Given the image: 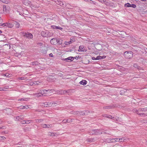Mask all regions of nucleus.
I'll return each mask as SVG.
<instances>
[{
  "mask_svg": "<svg viewBox=\"0 0 147 147\" xmlns=\"http://www.w3.org/2000/svg\"><path fill=\"white\" fill-rule=\"evenodd\" d=\"M102 129H94L90 130L89 133L92 135H100L102 133Z\"/></svg>",
  "mask_w": 147,
  "mask_h": 147,
  "instance_id": "nucleus-1",
  "label": "nucleus"
},
{
  "mask_svg": "<svg viewBox=\"0 0 147 147\" xmlns=\"http://www.w3.org/2000/svg\"><path fill=\"white\" fill-rule=\"evenodd\" d=\"M41 34L43 37H49L52 36L53 33L48 31H42L41 32Z\"/></svg>",
  "mask_w": 147,
  "mask_h": 147,
  "instance_id": "nucleus-2",
  "label": "nucleus"
},
{
  "mask_svg": "<svg viewBox=\"0 0 147 147\" xmlns=\"http://www.w3.org/2000/svg\"><path fill=\"white\" fill-rule=\"evenodd\" d=\"M21 34L23 36L28 39H32L33 37L32 34L28 32H22Z\"/></svg>",
  "mask_w": 147,
  "mask_h": 147,
  "instance_id": "nucleus-3",
  "label": "nucleus"
},
{
  "mask_svg": "<svg viewBox=\"0 0 147 147\" xmlns=\"http://www.w3.org/2000/svg\"><path fill=\"white\" fill-rule=\"evenodd\" d=\"M124 55L126 58L130 59L133 57V53L131 51H126L125 52Z\"/></svg>",
  "mask_w": 147,
  "mask_h": 147,
  "instance_id": "nucleus-4",
  "label": "nucleus"
},
{
  "mask_svg": "<svg viewBox=\"0 0 147 147\" xmlns=\"http://www.w3.org/2000/svg\"><path fill=\"white\" fill-rule=\"evenodd\" d=\"M57 103L55 102H45L44 103V105H44V106H45L46 107H51V106H54V105L55 104H57Z\"/></svg>",
  "mask_w": 147,
  "mask_h": 147,
  "instance_id": "nucleus-5",
  "label": "nucleus"
},
{
  "mask_svg": "<svg viewBox=\"0 0 147 147\" xmlns=\"http://www.w3.org/2000/svg\"><path fill=\"white\" fill-rule=\"evenodd\" d=\"M133 111L134 112L146 111H147V107L142 108H139L138 110L134 109L133 110Z\"/></svg>",
  "mask_w": 147,
  "mask_h": 147,
  "instance_id": "nucleus-6",
  "label": "nucleus"
},
{
  "mask_svg": "<svg viewBox=\"0 0 147 147\" xmlns=\"http://www.w3.org/2000/svg\"><path fill=\"white\" fill-rule=\"evenodd\" d=\"M3 27L6 26L7 27L11 28L13 27V25L11 23H5L2 24L1 25Z\"/></svg>",
  "mask_w": 147,
  "mask_h": 147,
  "instance_id": "nucleus-7",
  "label": "nucleus"
},
{
  "mask_svg": "<svg viewBox=\"0 0 147 147\" xmlns=\"http://www.w3.org/2000/svg\"><path fill=\"white\" fill-rule=\"evenodd\" d=\"M125 7H132L135 8L136 7V5L134 4H130L129 3H127L125 4Z\"/></svg>",
  "mask_w": 147,
  "mask_h": 147,
  "instance_id": "nucleus-8",
  "label": "nucleus"
},
{
  "mask_svg": "<svg viewBox=\"0 0 147 147\" xmlns=\"http://www.w3.org/2000/svg\"><path fill=\"white\" fill-rule=\"evenodd\" d=\"M89 112V111H80V115H87Z\"/></svg>",
  "mask_w": 147,
  "mask_h": 147,
  "instance_id": "nucleus-9",
  "label": "nucleus"
},
{
  "mask_svg": "<svg viewBox=\"0 0 147 147\" xmlns=\"http://www.w3.org/2000/svg\"><path fill=\"white\" fill-rule=\"evenodd\" d=\"M57 39L55 38H54L51 39L50 41L51 43L54 45H57Z\"/></svg>",
  "mask_w": 147,
  "mask_h": 147,
  "instance_id": "nucleus-10",
  "label": "nucleus"
},
{
  "mask_svg": "<svg viewBox=\"0 0 147 147\" xmlns=\"http://www.w3.org/2000/svg\"><path fill=\"white\" fill-rule=\"evenodd\" d=\"M24 116L23 115L18 116L15 117L16 119L15 120L16 121H20L24 119Z\"/></svg>",
  "mask_w": 147,
  "mask_h": 147,
  "instance_id": "nucleus-11",
  "label": "nucleus"
},
{
  "mask_svg": "<svg viewBox=\"0 0 147 147\" xmlns=\"http://www.w3.org/2000/svg\"><path fill=\"white\" fill-rule=\"evenodd\" d=\"M23 3L26 5L28 6L29 5H31V2L28 0H23Z\"/></svg>",
  "mask_w": 147,
  "mask_h": 147,
  "instance_id": "nucleus-12",
  "label": "nucleus"
},
{
  "mask_svg": "<svg viewBox=\"0 0 147 147\" xmlns=\"http://www.w3.org/2000/svg\"><path fill=\"white\" fill-rule=\"evenodd\" d=\"M74 57H69L67 58H65L64 60L67 62H71L74 59Z\"/></svg>",
  "mask_w": 147,
  "mask_h": 147,
  "instance_id": "nucleus-13",
  "label": "nucleus"
},
{
  "mask_svg": "<svg viewBox=\"0 0 147 147\" xmlns=\"http://www.w3.org/2000/svg\"><path fill=\"white\" fill-rule=\"evenodd\" d=\"M55 1L57 4L61 6H63L64 5V2L61 1H60L56 0Z\"/></svg>",
  "mask_w": 147,
  "mask_h": 147,
  "instance_id": "nucleus-14",
  "label": "nucleus"
},
{
  "mask_svg": "<svg viewBox=\"0 0 147 147\" xmlns=\"http://www.w3.org/2000/svg\"><path fill=\"white\" fill-rule=\"evenodd\" d=\"M115 107V105H113L109 106H105L103 107V108L104 109H110L114 108Z\"/></svg>",
  "mask_w": 147,
  "mask_h": 147,
  "instance_id": "nucleus-15",
  "label": "nucleus"
},
{
  "mask_svg": "<svg viewBox=\"0 0 147 147\" xmlns=\"http://www.w3.org/2000/svg\"><path fill=\"white\" fill-rule=\"evenodd\" d=\"M138 115L141 116L142 117H145L147 116V114H145L143 113H140L139 112H136Z\"/></svg>",
  "mask_w": 147,
  "mask_h": 147,
  "instance_id": "nucleus-16",
  "label": "nucleus"
},
{
  "mask_svg": "<svg viewBox=\"0 0 147 147\" xmlns=\"http://www.w3.org/2000/svg\"><path fill=\"white\" fill-rule=\"evenodd\" d=\"M96 138H88L86 140L88 142H94L96 141Z\"/></svg>",
  "mask_w": 147,
  "mask_h": 147,
  "instance_id": "nucleus-17",
  "label": "nucleus"
},
{
  "mask_svg": "<svg viewBox=\"0 0 147 147\" xmlns=\"http://www.w3.org/2000/svg\"><path fill=\"white\" fill-rule=\"evenodd\" d=\"M32 121L31 120H24L22 121V123L23 124H28L30 123V121Z\"/></svg>",
  "mask_w": 147,
  "mask_h": 147,
  "instance_id": "nucleus-18",
  "label": "nucleus"
},
{
  "mask_svg": "<svg viewBox=\"0 0 147 147\" xmlns=\"http://www.w3.org/2000/svg\"><path fill=\"white\" fill-rule=\"evenodd\" d=\"M87 81L85 80H83L80 82V84H82L84 86H85L87 84Z\"/></svg>",
  "mask_w": 147,
  "mask_h": 147,
  "instance_id": "nucleus-19",
  "label": "nucleus"
},
{
  "mask_svg": "<svg viewBox=\"0 0 147 147\" xmlns=\"http://www.w3.org/2000/svg\"><path fill=\"white\" fill-rule=\"evenodd\" d=\"M51 27L53 29H59L60 30H62V29H63V28H61L59 26H51Z\"/></svg>",
  "mask_w": 147,
  "mask_h": 147,
  "instance_id": "nucleus-20",
  "label": "nucleus"
},
{
  "mask_svg": "<svg viewBox=\"0 0 147 147\" xmlns=\"http://www.w3.org/2000/svg\"><path fill=\"white\" fill-rule=\"evenodd\" d=\"M57 45H61L62 43V40L57 39Z\"/></svg>",
  "mask_w": 147,
  "mask_h": 147,
  "instance_id": "nucleus-21",
  "label": "nucleus"
},
{
  "mask_svg": "<svg viewBox=\"0 0 147 147\" xmlns=\"http://www.w3.org/2000/svg\"><path fill=\"white\" fill-rule=\"evenodd\" d=\"M40 64V63H38V62L37 61H35L34 62H32L30 64L32 65H38Z\"/></svg>",
  "mask_w": 147,
  "mask_h": 147,
  "instance_id": "nucleus-22",
  "label": "nucleus"
},
{
  "mask_svg": "<svg viewBox=\"0 0 147 147\" xmlns=\"http://www.w3.org/2000/svg\"><path fill=\"white\" fill-rule=\"evenodd\" d=\"M84 47L83 46H80L79 47L78 51L79 52H83L84 51Z\"/></svg>",
  "mask_w": 147,
  "mask_h": 147,
  "instance_id": "nucleus-23",
  "label": "nucleus"
},
{
  "mask_svg": "<svg viewBox=\"0 0 147 147\" xmlns=\"http://www.w3.org/2000/svg\"><path fill=\"white\" fill-rule=\"evenodd\" d=\"M44 125V126L43 127L44 128H49V127H52V125L51 124L50 125H47L45 124L44 125Z\"/></svg>",
  "mask_w": 147,
  "mask_h": 147,
  "instance_id": "nucleus-24",
  "label": "nucleus"
},
{
  "mask_svg": "<svg viewBox=\"0 0 147 147\" xmlns=\"http://www.w3.org/2000/svg\"><path fill=\"white\" fill-rule=\"evenodd\" d=\"M126 91V89H122L120 91V94L121 95L123 94Z\"/></svg>",
  "mask_w": 147,
  "mask_h": 147,
  "instance_id": "nucleus-25",
  "label": "nucleus"
},
{
  "mask_svg": "<svg viewBox=\"0 0 147 147\" xmlns=\"http://www.w3.org/2000/svg\"><path fill=\"white\" fill-rule=\"evenodd\" d=\"M57 134L55 133H54L53 132H49L48 133V135L50 136H56V135Z\"/></svg>",
  "mask_w": 147,
  "mask_h": 147,
  "instance_id": "nucleus-26",
  "label": "nucleus"
},
{
  "mask_svg": "<svg viewBox=\"0 0 147 147\" xmlns=\"http://www.w3.org/2000/svg\"><path fill=\"white\" fill-rule=\"evenodd\" d=\"M112 140H113V142L120 141L119 138H113Z\"/></svg>",
  "mask_w": 147,
  "mask_h": 147,
  "instance_id": "nucleus-27",
  "label": "nucleus"
},
{
  "mask_svg": "<svg viewBox=\"0 0 147 147\" xmlns=\"http://www.w3.org/2000/svg\"><path fill=\"white\" fill-rule=\"evenodd\" d=\"M113 140H112V139H107L105 140V142H107L109 143L111 142H113Z\"/></svg>",
  "mask_w": 147,
  "mask_h": 147,
  "instance_id": "nucleus-28",
  "label": "nucleus"
},
{
  "mask_svg": "<svg viewBox=\"0 0 147 147\" xmlns=\"http://www.w3.org/2000/svg\"><path fill=\"white\" fill-rule=\"evenodd\" d=\"M34 95L38 97H39L42 96L41 94H40V93L39 92H38L36 93H35L34 94Z\"/></svg>",
  "mask_w": 147,
  "mask_h": 147,
  "instance_id": "nucleus-29",
  "label": "nucleus"
},
{
  "mask_svg": "<svg viewBox=\"0 0 147 147\" xmlns=\"http://www.w3.org/2000/svg\"><path fill=\"white\" fill-rule=\"evenodd\" d=\"M35 121L36 122L39 123L42 122L43 121V119H35Z\"/></svg>",
  "mask_w": 147,
  "mask_h": 147,
  "instance_id": "nucleus-30",
  "label": "nucleus"
},
{
  "mask_svg": "<svg viewBox=\"0 0 147 147\" xmlns=\"http://www.w3.org/2000/svg\"><path fill=\"white\" fill-rule=\"evenodd\" d=\"M60 92V94H65L67 92V91H66L65 90H61Z\"/></svg>",
  "mask_w": 147,
  "mask_h": 147,
  "instance_id": "nucleus-31",
  "label": "nucleus"
},
{
  "mask_svg": "<svg viewBox=\"0 0 147 147\" xmlns=\"http://www.w3.org/2000/svg\"><path fill=\"white\" fill-rule=\"evenodd\" d=\"M7 7L5 5H3V11L5 12H6V13L7 12Z\"/></svg>",
  "mask_w": 147,
  "mask_h": 147,
  "instance_id": "nucleus-32",
  "label": "nucleus"
},
{
  "mask_svg": "<svg viewBox=\"0 0 147 147\" xmlns=\"http://www.w3.org/2000/svg\"><path fill=\"white\" fill-rule=\"evenodd\" d=\"M74 114L75 115H80V111H76L74 112Z\"/></svg>",
  "mask_w": 147,
  "mask_h": 147,
  "instance_id": "nucleus-33",
  "label": "nucleus"
},
{
  "mask_svg": "<svg viewBox=\"0 0 147 147\" xmlns=\"http://www.w3.org/2000/svg\"><path fill=\"white\" fill-rule=\"evenodd\" d=\"M72 121V119L71 118H69L66 121L67 123H70Z\"/></svg>",
  "mask_w": 147,
  "mask_h": 147,
  "instance_id": "nucleus-34",
  "label": "nucleus"
},
{
  "mask_svg": "<svg viewBox=\"0 0 147 147\" xmlns=\"http://www.w3.org/2000/svg\"><path fill=\"white\" fill-rule=\"evenodd\" d=\"M28 107L27 106H21V108H22V109H27L28 108Z\"/></svg>",
  "mask_w": 147,
  "mask_h": 147,
  "instance_id": "nucleus-35",
  "label": "nucleus"
},
{
  "mask_svg": "<svg viewBox=\"0 0 147 147\" xmlns=\"http://www.w3.org/2000/svg\"><path fill=\"white\" fill-rule=\"evenodd\" d=\"M6 139V138L4 136H0V140H3Z\"/></svg>",
  "mask_w": 147,
  "mask_h": 147,
  "instance_id": "nucleus-36",
  "label": "nucleus"
},
{
  "mask_svg": "<svg viewBox=\"0 0 147 147\" xmlns=\"http://www.w3.org/2000/svg\"><path fill=\"white\" fill-rule=\"evenodd\" d=\"M41 94L42 96H43V94H44V92L43 91V90H40V91H38Z\"/></svg>",
  "mask_w": 147,
  "mask_h": 147,
  "instance_id": "nucleus-37",
  "label": "nucleus"
},
{
  "mask_svg": "<svg viewBox=\"0 0 147 147\" xmlns=\"http://www.w3.org/2000/svg\"><path fill=\"white\" fill-rule=\"evenodd\" d=\"M40 83L39 81H35L34 83V85H39V84Z\"/></svg>",
  "mask_w": 147,
  "mask_h": 147,
  "instance_id": "nucleus-38",
  "label": "nucleus"
},
{
  "mask_svg": "<svg viewBox=\"0 0 147 147\" xmlns=\"http://www.w3.org/2000/svg\"><path fill=\"white\" fill-rule=\"evenodd\" d=\"M134 67L136 68H137L138 69H139L140 67L138 66V65L136 64H134L133 65Z\"/></svg>",
  "mask_w": 147,
  "mask_h": 147,
  "instance_id": "nucleus-39",
  "label": "nucleus"
},
{
  "mask_svg": "<svg viewBox=\"0 0 147 147\" xmlns=\"http://www.w3.org/2000/svg\"><path fill=\"white\" fill-rule=\"evenodd\" d=\"M8 88V86H6L5 87L2 88V89H3V91H5L6 90V89Z\"/></svg>",
  "mask_w": 147,
  "mask_h": 147,
  "instance_id": "nucleus-40",
  "label": "nucleus"
},
{
  "mask_svg": "<svg viewBox=\"0 0 147 147\" xmlns=\"http://www.w3.org/2000/svg\"><path fill=\"white\" fill-rule=\"evenodd\" d=\"M50 89H48V90H43V91L44 92V94H46L47 92L50 91Z\"/></svg>",
  "mask_w": 147,
  "mask_h": 147,
  "instance_id": "nucleus-41",
  "label": "nucleus"
},
{
  "mask_svg": "<svg viewBox=\"0 0 147 147\" xmlns=\"http://www.w3.org/2000/svg\"><path fill=\"white\" fill-rule=\"evenodd\" d=\"M97 60H99L102 59L101 56H98L96 57Z\"/></svg>",
  "mask_w": 147,
  "mask_h": 147,
  "instance_id": "nucleus-42",
  "label": "nucleus"
},
{
  "mask_svg": "<svg viewBox=\"0 0 147 147\" xmlns=\"http://www.w3.org/2000/svg\"><path fill=\"white\" fill-rule=\"evenodd\" d=\"M9 74L8 73H7L4 74V76H7V77H9L10 76H9Z\"/></svg>",
  "mask_w": 147,
  "mask_h": 147,
  "instance_id": "nucleus-43",
  "label": "nucleus"
},
{
  "mask_svg": "<svg viewBox=\"0 0 147 147\" xmlns=\"http://www.w3.org/2000/svg\"><path fill=\"white\" fill-rule=\"evenodd\" d=\"M20 24L18 23H17L16 24V27L17 28H19L20 27Z\"/></svg>",
  "mask_w": 147,
  "mask_h": 147,
  "instance_id": "nucleus-44",
  "label": "nucleus"
},
{
  "mask_svg": "<svg viewBox=\"0 0 147 147\" xmlns=\"http://www.w3.org/2000/svg\"><path fill=\"white\" fill-rule=\"evenodd\" d=\"M107 117H108V118H110V119H113V118H114V117H112L111 115H108V116H107Z\"/></svg>",
  "mask_w": 147,
  "mask_h": 147,
  "instance_id": "nucleus-45",
  "label": "nucleus"
},
{
  "mask_svg": "<svg viewBox=\"0 0 147 147\" xmlns=\"http://www.w3.org/2000/svg\"><path fill=\"white\" fill-rule=\"evenodd\" d=\"M120 139V141L122 142L123 141H124V138H119Z\"/></svg>",
  "mask_w": 147,
  "mask_h": 147,
  "instance_id": "nucleus-46",
  "label": "nucleus"
},
{
  "mask_svg": "<svg viewBox=\"0 0 147 147\" xmlns=\"http://www.w3.org/2000/svg\"><path fill=\"white\" fill-rule=\"evenodd\" d=\"M19 101H22V100L26 101V98L24 99L23 98H22L19 99Z\"/></svg>",
  "mask_w": 147,
  "mask_h": 147,
  "instance_id": "nucleus-47",
  "label": "nucleus"
},
{
  "mask_svg": "<svg viewBox=\"0 0 147 147\" xmlns=\"http://www.w3.org/2000/svg\"><path fill=\"white\" fill-rule=\"evenodd\" d=\"M66 45H68L70 44V43H69L68 42H65L64 43Z\"/></svg>",
  "mask_w": 147,
  "mask_h": 147,
  "instance_id": "nucleus-48",
  "label": "nucleus"
},
{
  "mask_svg": "<svg viewBox=\"0 0 147 147\" xmlns=\"http://www.w3.org/2000/svg\"><path fill=\"white\" fill-rule=\"evenodd\" d=\"M108 115H107V114H104V115H103V116L104 117L108 118L107 116H108Z\"/></svg>",
  "mask_w": 147,
  "mask_h": 147,
  "instance_id": "nucleus-49",
  "label": "nucleus"
},
{
  "mask_svg": "<svg viewBox=\"0 0 147 147\" xmlns=\"http://www.w3.org/2000/svg\"><path fill=\"white\" fill-rule=\"evenodd\" d=\"M67 121V120H65V119H64L62 121V122H63V123H66L67 122L66 121Z\"/></svg>",
  "mask_w": 147,
  "mask_h": 147,
  "instance_id": "nucleus-50",
  "label": "nucleus"
},
{
  "mask_svg": "<svg viewBox=\"0 0 147 147\" xmlns=\"http://www.w3.org/2000/svg\"><path fill=\"white\" fill-rule=\"evenodd\" d=\"M3 22L2 19H0V24H2Z\"/></svg>",
  "mask_w": 147,
  "mask_h": 147,
  "instance_id": "nucleus-51",
  "label": "nucleus"
},
{
  "mask_svg": "<svg viewBox=\"0 0 147 147\" xmlns=\"http://www.w3.org/2000/svg\"><path fill=\"white\" fill-rule=\"evenodd\" d=\"M92 59L93 60H97L96 58H95V57H92Z\"/></svg>",
  "mask_w": 147,
  "mask_h": 147,
  "instance_id": "nucleus-52",
  "label": "nucleus"
},
{
  "mask_svg": "<svg viewBox=\"0 0 147 147\" xmlns=\"http://www.w3.org/2000/svg\"><path fill=\"white\" fill-rule=\"evenodd\" d=\"M106 56H101L102 59H105L106 58Z\"/></svg>",
  "mask_w": 147,
  "mask_h": 147,
  "instance_id": "nucleus-53",
  "label": "nucleus"
},
{
  "mask_svg": "<svg viewBox=\"0 0 147 147\" xmlns=\"http://www.w3.org/2000/svg\"><path fill=\"white\" fill-rule=\"evenodd\" d=\"M50 56H51V57H53V54L52 53H51L49 55Z\"/></svg>",
  "mask_w": 147,
  "mask_h": 147,
  "instance_id": "nucleus-54",
  "label": "nucleus"
},
{
  "mask_svg": "<svg viewBox=\"0 0 147 147\" xmlns=\"http://www.w3.org/2000/svg\"><path fill=\"white\" fill-rule=\"evenodd\" d=\"M3 89H2V88H0V91H3Z\"/></svg>",
  "mask_w": 147,
  "mask_h": 147,
  "instance_id": "nucleus-55",
  "label": "nucleus"
},
{
  "mask_svg": "<svg viewBox=\"0 0 147 147\" xmlns=\"http://www.w3.org/2000/svg\"><path fill=\"white\" fill-rule=\"evenodd\" d=\"M19 79H20V80H22L23 79L22 78H19Z\"/></svg>",
  "mask_w": 147,
  "mask_h": 147,
  "instance_id": "nucleus-56",
  "label": "nucleus"
},
{
  "mask_svg": "<svg viewBox=\"0 0 147 147\" xmlns=\"http://www.w3.org/2000/svg\"><path fill=\"white\" fill-rule=\"evenodd\" d=\"M2 121L1 119H0V124H1L2 123Z\"/></svg>",
  "mask_w": 147,
  "mask_h": 147,
  "instance_id": "nucleus-57",
  "label": "nucleus"
},
{
  "mask_svg": "<svg viewBox=\"0 0 147 147\" xmlns=\"http://www.w3.org/2000/svg\"><path fill=\"white\" fill-rule=\"evenodd\" d=\"M84 1H91L90 0H84Z\"/></svg>",
  "mask_w": 147,
  "mask_h": 147,
  "instance_id": "nucleus-58",
  "label": "nucleus"
},
{
  "mask_svg": "<svg viewBox=\"0 0 147 147\" xmlns=\"http://www.w3.org/2000/svg\"><path fill=\"white\" fill-rule=\"evenodd\" d=\"M69 43H70V44L72 42L71 40H70L68 42Z\"/></svg>",
  "mask_w": 147,
  "mask_h": 147,
  "instance_id": "nucleus-59",
  "label": "nucleus"
},
{
  "mask_svg": "<svg viewBox=\"0 0 147 147\" xmlns=\"http://www.w3.org/2000/svg\"><path fill=\"white\" fill-rule=\"evenodd\" d=\"M50 77H51V76H50V77L49 78H47V80H48V81H49V78H50Z\"/></svg>",
  "mask_w": 147,
  "mask_h": 147,
  "instance_id": "nucleus-60",
  "label": "nucleus"
},
{
  "mask_svg": "<svg viewBox=\"0 0 147 147\" xmlns=\"http://www.w3.org/2000/svg\"><path fill=\"white\" fill-rule=\"evenodd\" d=\"M143 121H144V123H145V122H146V121H147V120H146V121L143 120Z\"/></svg>",
  "mask_w": 147,
  "mask_h": 147,
  "instance_id": "nucleus-61",
  "label": "nucleus"
},
{
  "mask_svg": "<svg viewBox=\"0 0 147 147\" xmlns=\"http://www.w3.org/2000/svg\"><path fill=\"white\" fill-rule=\"evenodd\" d=\"M74 58L76 59H77L78 57H75Z\"/></svg>",
  "mask_w": 147,
  "mask_h": 147,
  "instance_id": "nucleus-62",
  "label": "nucleus"
},
{
  "mask_svg": "<svg viewBox=\"0 0 147 147\" xmlns=\"http://www.w3.org/2000/svg\"><path fill=\"white\" fill-rule=\"evenodd\" d=\"M2 31L0 30V34L2 33Z\"/></svg>",
  "mask_w": 147,
  "mask_h": 147,
  "instance_id": "nucleus-63",
  "label": "nucleus"
},
{
  "mask_svg": "<svg viewBox=\"0 0 147 147\" xmlns=\"http://www.w3.org/2000/svg\"><path fill=\"white\" fill-rule=\"evenodd\" d=\"M2 127H0V129H2Z\"/></svg>",
  "mask_w": 147,
  "mask_h": 147,
  "instance_id": "nucleus-64",
  "label": "nucleus"
}]
</instances>
